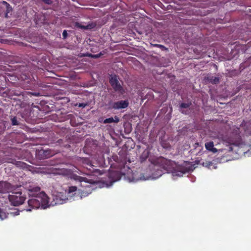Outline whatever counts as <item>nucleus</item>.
Listing matches in <instances>:
<instances>
[{"label": "nucleus", "instance_id": "obj_30", "mask_svg": "<svg viewBox=\"0 0 251 251\" xmlns=\"http://www.w3.org/2000/svg\"><path fill=\"white\" fill-rule=\"evenodd\" d=\"M30 94H31L33 96H39L40 95V94L39 93H30Z\"/></svg>", "mask_w": 251, "mask_h": 251}, {"label": "nucleus", "instance_id": "obj_6", "mask_svg": "<svg viewBox=\"0 0 251 251\" xmlns=\"http://www.w3.org/2000/svg\"><path fill=\"white\" fill-rule=\"evenodd\" d=\"M14 189V186L7 181H0V193L12 192Z\"/></svg>", "mask_w": 251, "mask_h": 251}, {"label": "nucleus", "instance_id": "obj_31", "mask_svg": "<svg viewBox=\"0 0 251 251\" xmlns=\"http://www.w3.org/2000/svg\"><path fill=\"white\" fill-rule=\"evenodd\" d=\"M67 200V198H65V199H62V201L60 202V203H63L64 201H65Z\"/></svg>", "mask_w": 251, "mask_h": 251}, {"label": "nucleus", "instance_id": "obj_10", "mask_svg": "<svg viewBox=\"0 0 251 251\" xmlns=\"http://www.w3.org/2000/svg\"><path fill=\"white\" fill-rule=\"evenodd\" d=\"M129 104L128 100H121L114 102L112 108L114 109H120L126 108Z\"/></svg>", "mask_w": 251, "mask_h": 251}, {"label": "nucleus", "instance_id": "obj_13", "mask_svg": "<svg viewBox=\"0 0 251 251\" xmlns=\"http://www.w3.org/2000/svg\"><path fill=\"white\" fill-rule=\"evenodd\" d=\"M205 147L209 151H211L214 153L217 151L216 148L214 147V143L212 141L208 142L205 143Z\"/></svg>", "mask_w": 251, "mask_h": 251}, {"label": "nucleus", "instance_id": "obj_21", "mask_svg": "<svg viewBox=\"0 0 251 251\" xmlns=\"http://www.w3.org/2000/svg\"><path fill=\"white\" fill-rule=\"evenodd\" d=\"M11 124L13 126H18L19 125L16 117H14L11 119Z\"/></svg>", "mask_w": 251, "mask_h": 251}, {"label": "nucleus", "instance_id": "obj_14", "mask_svg": "<svg viewBox=\"0 0 251 251\" xmlns=\"http://www.w3.org/2000/svg\"><path fill=\"white\" fill-rule=\"evenodd\" d=\"M205 80L208 82L211 83L213 84H218L220 81L219 77L212 75H209L206 77Z\"/></svg>", "mask_w": 251, "mask_h": 251}, {"label": "nucleus", "instance_id": "obj_16", "mask_svg": "<svg viewBox=\"0 0 251 251\" xmlns=\"http://www.w3.org/2000/svg\"><path fill=\"white\" fill-rule=\"evenodd\" d=\"M120 121L119 118L117 116L114 118L110 117L105 119L103 121L104 124L112 123H118Z\"/></svg>", "mask_w": 251, "mask_h": 251}, {"label": "nucleus", "instance_id": "obj_17", "mask_svg": "<svg viewBox=\"0 0 251 251\" xmlns=\"http://www.w3.org/2000/svg\"><path fill=\"white\" fill-rule=\"evenodd\" d=\"M109 176L110 177H115V178H113V182L119 180L121 177L120 173L118 171H114L110 173Z\"/></svg>", "mask_w": 251, "mask_h": 251}, {"label": "nucleus", "instance_id": "obj_8", "mask_svg": "<svg viewBox=\"0 0 251 251\" xmlns=\"http://www.w3.org/2000/svg\"><path fill=\"white\" fill-rule=\"evenodd\" d=\"M36 154L37 157L40 159H43L45 158H48L52 156L54 153L52 152L50 149L43 150L41 149L39 150L37 152Z\"/></svg>", "mask_w": 251, "mask_h": 251}, {"label": "nucleus", "instance_id": "obj_25", "mask_svg": "<svg viewBox=\"0 0 251 251\" xmlns=\"http://www.w3.org/2000/svg\"><path fill=\"white\" fill-rule=\"evenodd\" d=\"M40 1L43 2L44 3L48 5H51L53 1L52 0H40Z\"/></svg>", "mask_w": 251, "mask_h": 251}, {"label": "nucleus", "instance_id": "obj_24", "mask_svg": "<svg viewBox=\"0 0 251 251\" xmlns=\"http://www.w3.org/2000/svg\"><path fill=\"white\" fill-rule=\"evenodd\" d=\"M151 45L153 47H158V48H159L160 49H161L162 50H167V48L164 46L163 45H160V44H151Z\"/></svg>", "mask_w": 251, "mask_h": 251}, {"label": "nucleus", "instance_id": "obj_20", "mask_svg": "<svg viewBox=\"0 0 251 251\" xmlns=\"http://www.w3.org/2000/svg\"><path fill=\"white\" fill-rule=\"evenodd\" d=\"M7 217L6 213L1 208H0V219L3 220Z\"/></svg>", "mask_w": 251, "mask_h": 251}, {"label": "nucleus", "instance_id": "obj_35", "mask_svg": "<svg viewBox=\"0 0 251 251\" xmlns=\"http://www.w3.org/2000/svg\"><path fill=\"white\" fill-rule=\"evenodd\" d=\"M143 155H144V153L143 154H142V156H141L142 158L143 157Z\"/></svg>", "mask_w": 251, "mask_h": 251}, {"label": "nucleus", "instance_id": "obj_23", "mask_svg": "<svg viewBox=\"0 0 251 251\" xmlns=\"http://www.w3.org/2000/svg\"><path fill=\"white\" fill-rule=\"evenodd\" d=\"M174 170L171 172L172 173H173V176H181L183 174V173L181 171H178V172H176V171H174Z\"/></svg>", "mask_w": 251, "mask_h": 251}, {"label": "nucleus", "instance_id": "obj_3", "mask_svg": "<svg viewBox=\"0 0 251 251\" xmlns=\"http://www.w3.org/2000/svg\"><path fill=\"white\" fill-rule=\"evenodd\" d=\"M240 128L238 127H233L231 131L225 137L224 141L227 143L239 146L242 145H247V142L243 141L240 135Z\"/></svg>", "mask_w": 251, "mask_h": 251}, {"label": "nucleus", "instance_id": "obj_18", "mask_svg": "<svg viewBox=\"0 0 251 251\" xmlns=\"http://www.w3.org/2000/svg\"><path fill=\"white\" fill-rule=\"evenodd\" d=\"M77 191V187L76 186H70L69 187L67 190L66 191L67 192V194L70 196L73 195V193H75Z\"/></svg>", "mask_w": 251, "mask_h": 251}, {"label": "nucleus", "instance_id": "obj_11", "mask_svg": "<svg viewBox=\"0 0 251 251\" xmlns=\"http://www.w3.org/2000/svg\"><path fill=\"white\" fill-rule=\"evenodd\" d=\"M7 162L15 164L17 167H19L20 168H27V164L22 161H16L15 159L12 158H8Z\"/></svg>", "mask_w": 251, "mask_h": 251}, {"label": "nucleus", "instance_id": "obj_19", "mask_svg": "<svg viewBox=\"0 0 251 251\" xmlns=\"http://www.w3.org/2000/svg\"><path fill=\"white\" fill-rule=\"evenodd\" d=\"M2 3L6 6V14L10 12V11H12V8L11 6L10 5V4L8 3H7L5 1H3L2 2Z\"/></svg>", "mask_w": 251, "mask_h": 251}, {"label": "nucleus", "instance_id": "obj_2", "mask_svg": "<svg viewBox=\"0 0 251 251\" xmlns=\"http://www.w3.org/2000/svg\"><path fill=\"white\" fill-rule=\"evenodd\" d=\"M153 170L155 171L152 173L153 177L158 178L166 172H172L174 170V164L171 160L161 157L157 159Z\"/></svg>", "mask_w": 251, "mask_h": 251}, {"label": "nucleus", "instance_id": "obj_1", "mask_svg": "<svg viewBox=\"0 0 251 251\" xmlns=\"http://www.w3.org/2000/svg\"><path fill=\"white\" fill-rule=\"evenodd\" d=\"M28 190L31 198L28 201L29 208L26 209V211H30L32 209H37L40 206L45 209L49 206V198L44 192H40V187L30 185Z\"/></svg>", "mask_w": 251, "mask_h": 251}, {"label": "nucleus", "instance_id": "obj_34", "mask_svg": "<svg viewBox=\"0 0 251 251\" xmlns=\"http://www.w3.org/2000/svg\"><path fill=\"white\" fill-rule=\"evenodd\" d=\"M19 211H18L16 212V215H19Z\"/></svg>", "mask_w": 251, "mask_h": 251}, {"label": "nucleus", "instance_id": "obj_27", "mask_svg": "<svg viewBox=\"0 0 251 251\" xmlns=\"http://www.w3.org/2000/svg\"><path fill=\"white\" fill-rule=\"evenodd\" d=\"M87 105H88V104L87 103H79L78 104V107H79L84 108Z\"/></svg>", "mask_w": 251, "mask_h": 251}, {"label": "nucleus", "instance_id": "obj_7", "mask_svg": "<svg viewBox=\"0 0 251 251\" xmlns=\"http://www.w3.org/2000/svg\"><path fill=\"white\" fill-rule=\"evenodd\" d=\"M240 127L244 131L243 134L244 138L245 136L247 137L251 136V121H243L240 125Z\"/></svg>", "mask_w": 251, "mask_h": 251}, {"label": "nucleus", "instance_id": "obj_9", "mask_svg": "<svg viewBox=\"0 0 251 251\" xmlns=\"http://www.w3.org/2000/svg\"><path fill=\"white\" fill-rule=\"evenodd\" d=\"M76 160L78 163L81 164L83 167L89 170H90V168H88V167L92 168L93 166L91 161L88 158L77 157Z\"/></svg>", "mask_w": 251, "mask_h": 251}, {"label": "nucleus", "instance_id": "obj_26", "mask_svg": "<svg viewBox=\"0 0 251 251\" xmlns=\"http://www.w3.org/2000/svg\"><path fill=\"white\" fill-rule=\"evenodd\" d=\"M63 38L64 39H66L68 36V33L66 30H64L62 33Z\"/></svg>", "mask_w": 251, "mask_h": 251}, {"label": "nucleus", "instance_id": "obj_29", "mask_svg": "<svg viewBox=\"0 0 251 251\" xmlns=\"http://www.w3.org/2000/svg\"><path fill=\"white\" fill-rule=\"evenodd\" d=\"M100 55H101V53H98V54H97L93 55H92V56L93 58H97L100 57Z\"/></svg>", "mask_w": 251, "mask_h": 251}, {"label": "nucleus", "instance_id": "obj_4", "mask_svg": "<svg viewBox=\"0 0 251 251\" xmlns=\"http://www.w3.org/2000/svg\"><path fill=\"white\" fill-rule=\"evenodd\" d=\"M8 200L12 205L16 206L23 204L25 200V197L21 192H12L8 195Z\"/></svg>", "mask_w": 251, "mask_h": 251}, {"label": "nucleus", "instance_id": "obj_22", "mask_svg": "<svg viewBox=\"0 0 251 251\" xmlns=\"http://www.w3.org/2000/svg\"><path fill=\"white\" fill-rule=\"evenodd\" d=\"M190 105V104L189 103H184L182 102L180 104V108H187Z\"/></svg>", "mask_w": 251, "mask_h": 251}, {"label": "nucleus", "instance_id": "obj_28", "mask_svg": "<svg viewBox=\"0 0 251 251\" xmlns=\"http://www.w3.org/2000/svg\"><path fill=\"white\" fill-rule=\"evenodd\" d=\"M91 192H90V193ZM89 194V193L87 192H82L81 193V198H82L83 197H86L88 195V194Z\"/></svg>", "mask_w": 251, "mask_h": 251}, {"label": "nucleus", "instance_id": "obj_33", "mask_svg": "<svg viewBox=\"0 0 251 251\" xmlns=\"http://www.w3.org/2000/svg\"><path fill=\"white\" fill-rule=\"evenodd\" d=\"M146 154H147L145 155V159H146V158L148 157V152H147L146 153Z\"/></svg>", "mask_w": 251, "mask_h": 251}, {"label": "nucleus", "instance_id": "obj_32", "mask_svg": "<svg viewBox=\"0 0 251 251\" xmlns=\"http://www.w3.org/2000/svg\"><path fill=\"white\" fill-rule=\"evenodd\" d=\"M247 145H248V146H249V147H251V142H250L249 143H248V142H247Z\"/></svg>", "mask_w": 251, "mask_h": 251}, {"label": "nucleus", "instance_id": "obj_5", "mask_svg": "<svg viewBox=\"0 0 251 251\" xmlns=\"http://www.w3.org/2000/svg\"><path fill=\"white\" fill-rule=\"evenodd\" d=\"M109 83L114 91L121 95L125 93V90L118 81L116 75L111 77L109 79Z\"/></svg>", "mask_w": 251, "mask_h": 251}, {"label": "nucleus", "instance_id": "obj_12", "mask_svg": "<svg viewBox=\"0 0 251 251\" xmlns=\"http://www.w3.org/2000/svg\"><path fill=\"white\" fill-rule=\"evenodd\" d=\"M72 173V171L70 169L62 168L59 169L57 173V174L63 176H70Z\"/></svg>", "mask_w": 251, "mask_h": 251}, {"label": "nucleus", "instance_id": "obj_15", "mask_svg": "<svg viewBox=\"0 0 251 251\" xmlns=\"http://www.w3.org/2000/svg\"><path fill=\"white\" fill-rule=\"evenodd\" d=\"M73 177L75 180L78 181L80 182L84 181V182L89 183L90 184L92 183V181H93L92 180H89L88 178L84 177H82V176L75 175Z\"/></svg>", "mask_w": 251, "mask_h": 251}]
</instances>
